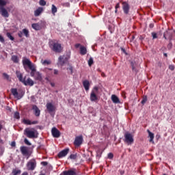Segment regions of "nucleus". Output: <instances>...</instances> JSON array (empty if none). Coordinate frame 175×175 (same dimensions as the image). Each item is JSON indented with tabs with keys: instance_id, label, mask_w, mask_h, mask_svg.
<instances>
[{
	"instance_id": "obj_24",
	"label": "nucleus",
	"mask_w": 175,
	"mask_h": 175,
	"mask_svg": "<svg viewBox=\"0 0 175 175\" xmlns=\"http://www.w3.org/2000/svg\"><path fill=\"white\" fill-rule=\"evenodd\" d=\"M111 100L113 103H116V104L120 103V98H118V97L115 94L111 96Z\"/></svg>"
},
{
	"instance_id": "obj_62",
	"label": "nucleus",
	"mask_w": 175,
	"mask_h": 175,
	"mask_svg": "<svg viewBox=\"0 0 175 175\" xmlns=\"http://www.w3.org/2000/svg\"><path fill=\"white\" fill-rule=\"evenodd\" d=\"M2 129V127L0 126V131Z\"/></svg>"
},
{
	"instance_id": "obj_36",
	"label": "nucleus",
	"mask_w": 175,
	"mask_h": 175,
	"mask_svg": "<svg viewBox=\"0 0 175 175\" xmlns=\"http://www.w3.org/2000/svg\"><path fill=\"white\" fill-rule=\"evenodd\" d=\"M24 143L27 145V146H31V142H29V141L28 140V139L25 138L24 139Z\"/></svg>"
},
{
	"instance_id": "obj_18",
	"label": "nucleus",
	"mask_w": 175,
	"mask_h": 175,
	"mask_svg": "<svg viewBox=\"0 0 175 175\" xmlns=\"http://www.w3.org/2000/svg\"><path fill=\"white\" fill-rule=\"evenodd\" d=\"M23 124L25 125H36V124H39V122L38 120H34L33 122H31L29 120L24 119L23 120Z\"/></svg>"
},
{
	"instance_id": "obj_3",
	"label": "nucleus",
	"mask_w": 175,
	"mask_h": 175,
	"mask_svg": "<svg viewBox=\"0 0 175 175\" xmlns=\"http://www.w3.org/2000/svg\"><path fill=\"white\" fill-rule=\"evenodd\" d=\"M16 75L19 81H21V83H23L24 85H29L30 87H32V85H33V81L31 78H28L27 80H25V77L23 78V74L20 71H16Z\"/></svg>"
},
{
	"instance_id": "obj_4",
	"label": "nucleus",
	"mask_w": 175,
	"mask_h": 175,
	"mask_svg": "<svg viewBox=\"0 0 175 175\" xmlns=\"http://www.w3.org/2000/svg\"><path fill=\"white\" fill-rule=\"evenodd\" d=\"M6 5H8V2L6 1L0 0V14L2 17L8 18V17H9V12H8V10L5 8Z\"/></svg>"
},
{
	"instance_id": "obj_54",
	"label": "nucleus",
	"mask_w": 175,
	"mask_h": 175,
	"mask_svg": "<svg viewBox=\"0 0 175 175\" xmlns=\"http://www.w3.org/2000/svg\"><path fill=\"white\" fill-rule=\"evenodd\" d=\"M51 87H55V83L51 82Z\"/></svg>"
},
{
	"instance_id": "obj_28",
	"label": "nucleus",
	"mask_w": 175,
	"mask_h": 175,
	"mask_svg": "<svg viewBox=\"0 0 175 175\" xmlns=\"http://www.w3.org/2000/svg\"><path fill=\"white\" fill-rule=\"evenodd\" d=\"M23 33H24V35H25V36H26V38H29V31H28V29H23Z\"/></svg>"
},
{
	"instance_id": "obj_9",
	"label": "nucleus",
	"mask_w": 175,
	"mask_h": 175,
	"mask_svg": "<svg viewBox=\"0 0 175 175\" xmlns=\"http://www.w3.org/2000/svg\"><path fill=\"white\" fill-rule=\"evenodd\" d=\"M94 91H92L91 94H90V100L92 102H95L96 100H98V96H96V94H95L96 92H98V90H99L98 88V87H94Z\"/></svg>"
},
{
	"instance_id": "obj_2",
	"label": "nucleus",
	"mask_w": 175,
	"mask_h": 175,
	"mask_svg": "<svg viewBox=\"0 0 175 175\" xmlns=\"http://www.w3.org/2000/svg\"><path fill=\"white\" fill-rule=\"evenodd\" d=\"M49 46L54 53H61L62 51V46L57 40H51L49 42Z\"/></svg>"
},
{
	"instance_id": "obj_13",
	"label": "nucleus",
	"mask_w": 175,
	"mask_h": 175,
	"mask_svg": "<svg viewBox=\"0 0 175 175\" xmlns=\"http://www.w3.org/2000/svg\"><path fill=\"white\" fill-rule=\"evenodd\" d=\"M62 175H77V173L76 172V169H70L68 170L64 171L62 173Z\"/></svg>"
},
{
	"instance_id": "obj_17",
	"label": "nucleus",
	"mask_w": 175,
	"mask_h": 175,
	"mask_svg": "<svg viewBox=\"0 0 175 175\" xmlns=\"http://www.w3.org/2000/svg\"><path fill=\"white\" fill-rule=\"evenodd\" d=\"M52 135L53 136V137H59V136H61V132H59V130L57 129V128L55 127H53L52 129Z\"/></svg>"
},
{
	"instance_id": "obj_10",
	"label": "nucleus",
	"mask_w": 175,
	"mask_h": 175,
	"mask_svg": "<svg viewBox=\"0 0 175 175\" xmlns=\"http://www.w3.org/2000/svg\"><path fill=\"white\" fill-rule=\"evenodd\" d=\"M74 144L77 147H80V146H81V144H83V135L77 136L74 141Z\"/></svg>"
},
{
	"instance_id": "obj_19",
	"label": "nucleus",
	"mask_w": 175,
	"mask_h": 175,
	"mask_svg": "<svg viewBox=\"0 0 175 175\" xmlns=\"http://www.w3.org/2000/svg\"><path fill=\"white\" fill-rule=\"evenodd\" d=\"M32 109L34 111V114L36 117H39L40 116V109H39L38 106L33 105L32 106Z\"/></svg>"
},
{
	"instance_id": "obj_37",
	"label": "nucleus",
	"mask_w": 175,
	"mask_h": 175,
	"mask_svg": "<svg viewBox=\"0 0 175 175\" xmlns=\"http://www.w3.org/2000/svg\"><path fill=\"white\" fill-rule=\"evenodd\" d=\"M70 159H76L77 158V154H72L69 157Z\"/></svg>"
},
{
	"instance_id": "obj_8",
	"label": "nucleus",
	"mask_w": 175,
	"mask_h": 175,
	"mask_svg": "<svg viewBox=\"0 0 175 175\" xmlns=\"http://www.w3.org/2000/svg\"><path fill=\"white\" fill-rule=\"evenodd\" d=\"M20 150L22 155H23L24 157H27V159L28 158H29V157H31V152L28 150V147L24 146H21Z\"/></svg>"
},
{
	"instance_id": "obj_59",
	"label": "nucleus",
	"mask_w": 175,
	"mask_h": 175,
	"mask_svg": "<svg viewBox=\"0 0 175 175\" xmlns=\"http://www.w3.org/2000/svg\"><path fill=\"white\" fill-rule=\"evenodd\" d=\"M132 69L133 70H135V66H133V65H132Z\"/></svg>"
},
{
	"instance_id": "obj_14",
	"label": "nucleus",
	"mask_w": 175,
	"mask_h": 175,
	"mask_svg": "<svg viewBox=\"0 0 175 175\" xmlns=\"http://www.w3.org/2000/svg\"><path fill=\"white\" fill-rule=\"evenodd\" d=\"M44 25L42 23H33L31 25V27L33 29H35V31H40L42 28H43Z\"/></svg>"
},
{
	"instance_id": "obj_32",
	"label": "nucleus",
	"mask_w": 175,
	"mask_h": 175,
	"mask_svg": "<svg viewBox=\"0 0 175 175\" xmlns=\"http://www.w3.org/2000/svg\"><path fill=\"white\" fill-rule=\"evenodd\" d=\"M14 118L16 120H20V113L18 111H16L14 114Z\"/></svg>"
},
{
	"instance_id": "obj_27",
	"label": "nucleus",
	"mask_w": 175,
	"mask_h": 175,
	"mask_svg": "<svg viewBox=\"0 0 175 175\" xmlns=\"http://www.w3.org/2000/svg\"><path fill=\"white\" fill-rule=\"evenodd\" d=\"M11 59L14 64H18V57L17 55H12Z\"/></svg>"
},
{
	"instance_id": "obj_55",
	"label": "nucleus",
	"mask_w": 175,
	"mask_h": 175,
	"mask_svg": "<svg viewBox=\"0 0 175 175\" xmlns=\"http://www.w3.org/2000/svg\"><path fill=\"white\" fill-rule=\"evenodd\" d=\"M122 51L124 53V54H126V51H125V49H124L123 48H122Z\"/></svg>"
},
{
	"instance_id": "obj_11",
	"label": "nucleus",
	"mask_w": 175,
	"mask_h": 175,
	"mask_svg": "<svg viewBox=\"0 0 175 175\" xmlns=\"http://www.w3.org/2000/svg\"><path fill=\"white\" fill-rule=\"evenodd\" d=\"M46 107L47 111L49 113V114H51V113H54V111H55L56 108H55V106L53 105V103H47Z\"/></svg>"
},
{
	"instance_id": "obj_46",
	"label": "nucleus",
	"mask_w": 175,
	"mask_h": 175,
	"mask_svg": "<svg viewBox=\"0 0 175 175\" xmlns=\"http://www.w3.org/2000/svg\"><path fill=\"white\" fill-rule=\"evenodd\" d=\"M169 69L170 70H174V65H170Z\"/></svg>"
},
{
	"instance_id": "obj_52",
	"label": "nucleus",
	"mask_w": 175,
	"mask_h": 175,
	"mask_svg": "<svg viewBox=\"0 0 175 175\" xmlns=\"http://www.w3.org/2000/svg\"><path fill=\"white\" fill-rule=\"evenodd\" d=\"M80 46H81L80 44H75L76 49H79V47Z\"/></svg>"
},
{
	"instance_id": "obj_53",
	"label": "nucleus",
	"mask_w": 175,
	"mask_h": 175,
	"mask_svg": "<svg viewBox=\"0 0 175 175\" xmlns=\"http://www.w3.org/2000/svg\"><path fill=\"white\" fill-rule=\"evenodd\" d=\"M54 75H58V70H54Z\"/></svg>"
},
{
	"instance_id": "obj_38",
	"label": "nucleus",
	"mask_w": 175,
	"mask_h": 175,
	"mask_svg": "<svg viewBox=\"0 0 175 175\" xmlns=\"http://www.w3.org/2000/svg\"><path fill=\"white\" fill-rule=\"evenodd\" d=\"M39 3L40 6H46V1L44 0H40Z\"/></svg>"
},
{
	"instance_id": "obj_15",
	"label": "nucleus",
	"mask_w": 175,
	"mask_h": 175,
	"mask_svg": "<svg viewBox=\"0 0 175 175\" xmlns=\"http://www.w3.org/2000/svg\"><path fill=\"white\" fill-rule=\"evenodd\" d=\"M68 154H69V148H66V149L60 151L58 153L57 157H58V158H64V157H66V155H68Z\"/></svg>"
},
{
	"instance_id": "obj_16",
	"label": "nucleus",
	"mask_w": 175,
	"mask_h": 175,
	"mask_svg": "<svg viewBox=\"0 0 175 175\" xmlns=\"http://www.w3.org/2000/svg\"><path fill=\"white\" fill-rule=\"evenodd\" d=\"M122 9L124 14H128L129 13V4L126 2H123L122 3Z\"/></svg>"
},
{
	"instance_id": "obj_29",
	"label": "nucleus",
	"mask_w": 175,
	"mask_h": 175,
	"mask_svg": "<svg viewBox=\"0 0 175 175\" xmlns=\"http://www.w3.org/2000/svg\"><path fill=\"white\" fill-rule=\"evenodd\" d=\"M12 174L13 175H19V174H21V170L14 169V170H12Z\"/></svg>"
},
{
	"instance_id": "obj_6",
	"label": "nucleus",
	"mask_w": 175,
	"mask_h": 175,
	"mask_svg": "<svg viewBox=\"0 0 175 175\" xmlns=\"http://www.w3.org/2000/svg\"><path fill=\"white\" fill-rule=\"evenodd\" d=\"M124 142L128 144V146L133 144V142H135V139H133V135L131 133H125Z\"/></svg>"
},
{
	"instance_id": "obj_12",
	"label": "nucleus",
	"mask_w": 175,
	"mask_h": 175,
	"mask_svg": "<svg viewBox=\"0 0 175 175\" xmlns=\"http://www.w3.org/2000/svg\"><path fill=\"white\" fill-rule=\"evenodd\" d=\"M11 93L12 94L13 96H14V98H17L18 100L23 98V95L18 94L17 88H12Z\"/></svg>"
},
{
	"instance_id": "obj_7",
	"label": "nucleus",
	"mask_w": 175,
	"mask_h": 175,
	"mask_svg": "<svg viewBox=\"0 0 175 175\" xmlns=\"http://www.w3.org/2000/svg\"><path fill=\"white\" fill-rule=\"evenodd\" d=\"M27 167L28 170H35V168L36 167V160L35 159H31L27 162Z\"/></svg>"
},
{
	"instance_id": "obj_48",
	"label": "nucleus",
	"mask_w": 175,
	"mask_h": 175,
	"mask_svg": "<svg viewBox=\"0 0 175 175\" xmlns=\"http://www.w3.org/2000/svg\"><path fill=\"white\" fill-rule=\"evenodd\" d=\"M18 36L19 38H23V32L22 31H20L18 33Z\"/></svg>"
},
{
	"instance_id": "obj_47",
	"label": "nucleus",
	"mask_w": 175,
	"mask_h": 175,
	"mask_svg": "<svg viewBox=\"0 0 175 175\" xmlns=\"http://www.w3.org/2000/svg\"><path fill=\"white\" fill-rule=\"evenodd\" d=\"M3 77H4L5 79H7V80H8L9 76L8 75V74L3 73Z\"/></svg>"
},
{
	"instance_id": "obj_26",
	"label": "nucleus",
	"mask_w": 175,
	"mask_h": 175,
	"mask_svg": "<svg viewBox=\"0 0 175 175\" xmlns=\"http://www.w3.org/2000/svg\"><path fill=\"white\" fill-rule=\"evenodd\" d=\"M80 54L81 55H85L87 54V48L83 46H80Z\"/></svg>"
},
{
	"instance_id": "obj_56",
	"label": "nucleus",
	"mask_w": 175,
	"mask_h": 175,
	"mask_svg": "<svg viewBox=\"0 0 175 175\" xmlns=\"http://www.w3.org/2000/svg\"><path fill=\"white\" fill-rule=\"evenodd\" d=\"M21 175H28V172H23Z\"/></svg>"
},
{
	"instance_id": "obj_30",
	"label": "nucleus",
	"mask_w": 175,
	"mask_h": 175,
	"mask_svg": "<svg viewBox=\"0 0 175 175\" xmlns=\"http://www.w3.org/2000/svg\"><path fill=\"white\" fill-rule=\"evenodd\" d=\"M51 12L53 15L55 16V13H57V7L54 4L52 5Z\"/></svg>"
},
{
	"instance_id": "obj_25",
	"label": "nucleus",
	"mask_w": 175,
	"mask_h": 175,
	"mask_svg": "<svg viewBox=\"0 0 175 175\" xmlns=\"http://www.w3.org/2000/svg\"><path fill=\"white\" fill-rule=\"evenodd\" d=\"M147 132L150 137V139H149L150 143H154V133L150 131V130H147Z\"/></svg>"
},
{
	"instance_id": "obj_45",
	"label": "nucleus",
	"mask_w": 175,
	"mask_h": 175,
	"mask_svg": "<svg viewBox=\"0 0 175 175\" xmlns=\"http://www.w3.org/2000/svg\"><path fill=\"white\" fill-rule=\"evenodd\" d=\"M41 165H42V166H47V165H49V163L47 161H42L41 162Z\"/></svg>"
},
{
	"instance_id": "obj_21",
	"label": "nucleus",
	"mask_w": 175,
	"mask_h": 175,
	"mask_svg": "<svg viewBox=\"0 0 175 175\" xmlns=\"http://www.w3.org/2000/svg\"><path fill=\"white\" fill-rule=\"evenodd\" d=\"M163 38L164 39H165V40H167V39H169V40H172V33H170V32L169 31H165L163 33Z\"/></svg>"
},
{
	"instance_id": "obj_39",
	"label": "nucleus",
	"mask_w": 175,
	"mask_h": 175,
	"mask_svg": "<svg viewBox=\"0 0 175 175\" xmlns=\"http://www.w3.org/2000/svg\"><path fill=\"white\" fill-rule=\"evenodd\" d=\"M168 50H172V47H173V44H172V42L170 41L169 44L167 46Z\"/></svg>"
},
{
	"instance_id": "obj_50",
	"label": "nucleus",
	"mask_w": 175,
	"mask_h": 175,
	"mask_svg": "<svg viewBox=\"0 0 175 175\" xmlns=\"http://www.w3.org/2000/svg\"><path fill=\"white\" fill-rule=\"evenodd\" d=\"M120 8V3H118L116 5V7H115V9H118Z\"/></svg>"
},
{
	"instance_id": "obj_49",
	"label": "nucleus",
	"mask_w": 175,
	"mask_h": 175,
	"mask_svg": "<svg viewBox=\"0 0 175 175\" xmlns=\"http://www.w3.org/2000/svg\"><path fill=\"white\" fill-rule=\"evenodd\" d=\"M11 146H12V147H16V142H12L11 143Z\"/></svg>"
},
{
	"instance_id": "obj_43",
	"label": "nucleus",
	"mask_w": 175,
	"mask_h": 175,
	"mask_svg": "<svg viewBox=\"0 0 175 175\" xmlns=\"http://www.w3.org/2000/svg\"><path fill=\"white\" fill-rule=\"evenodd\" d=\"M0 42L1 43H5V38H3V37L1 34H0Z\"/></svg>"
},
{
	"instance_id": "obj_57",
	"label": "nucleus",
	"mask_w": 175,
	"mask_h": 175,
	"mask_svg": "<svg viewBox=\"0 0 175 175\" xmlns=\"http://www.w3.org/2000/svg\"><path fill=\"white\" fill-rule=\"evenodd\" d=\"M163 55H164L165 57H167V53H163Z\"/></svg>"
},
{
	"instance_id": "obj_51",
	"label": "nucleus",
	"mask_w": 175,
	"mask_h": 175,
	"mask_svg": "<svg viewBox=\"0 0 175 175\" xmlns=\"http://www.w3.org/2000/svg\"><path fill=\"white\" fill-rule=\"evenodd\" d=\"M149 28H154V25H153V23H150V24L149 25Z\"/></svg>"
},
{
	"instance_id": "obj_22",
	"label": "nucleus",
	"mask_w": 175,
	"mask_h": 175,
	"mask_svg": "<svg viewBox=\"0 0 175 175\" xmlns=\"http://www.w3.org/2000/svg\"><path fill=\"white\" fill-rule=\"evenodd\" d=\"M83 85L85 91H88L90 90V81L88 80L83 81Z\"/></svg>"
},
{
	"instance_id": "obj_40",
	"label": "nucleus",
	"mask_w": 175,
	"mask_h": 175,
	"mask_svg": "<svg viewBox=\"0 0 175 175\" xmlns=\"http://www.w3.org/2000/svg\"><path fill=\"white\" fill-rule=\"evenodd\" d=\"M107 157H108V159H113V158H114V154H113V153L111 152H109Z\"/></svg>"
},
{
	"instance_id": "obj_58",
	"label": "nucleus",
	"mask_w": 175,
	"mask_h": 175,
	"mask_svg": "<svg viewBox=\"0 0 175 175\" xmlns=\"http://www.w3.org/2000/svg\"><path fill=\"white\" fill-rule=\"evenodd\" d=\"M101 76H102L103 77H105V74H104L103 72H102V73H101Z\"/></svg>"
},
{
	"instance_id": "obj_5",
	"label": "nucleus",
	"mask_w": 175,
	"mask_h": 175,
	"mask_svg": "<svg viewBox=\"0 0 175 175\" xmlns=\"http://www.w3.org/2000/svg\"><path fill=\"white\" fill-rule=\"evenodd\" d=\"M24 134L29 137V139H36L38 138V131L35 129L31 130L28 128L24 131Z\"/></svg>"
},
{
	"instance_id": "obj_1",
	"label": "nucleus",
	"mask_w": 175,
	"mask_h": 175,
	"mask_svg": "<svg viewBox=\"0 0 175 175\" xmlns=\"http://www.w3.org/2000/svg\"><path fill=\"white\" fill-rule=\"evenodd\" d=\"M22 64L26 72H29L28 68L30 69V76L31 77H33L36 80H38V81H42V74L39 71H36V66H35V64L29 59L25 57H23Z\"/></svg>"
},
{
	"instance_id": "obj_33",
	"label": "nucleus",
	"mask_w": 175,
	"mask_h": 175,
	"mask_svg": "<svg viewBox=\"0 0 175 175\" xmlns=\"http://www.w3.org/2000/svg\"><path fill=\"white\" fill-rule=\"evenodd\" d=\"M6 35H7V38L8 39H10V40H14V37H13L12 35L10 32H8L6 33Z\"/></svg>"
},
{
	"instance_id": "obj_44",
	"label": "nucleus",
	"mask_w": 175,
	"mask_h": 175,
	"mask_svg": "<svg viewBox=\"0 0 175 175\" xmlns=\"http://www.w3.org/2000/svg\"><path fill=\"white\" fill-rule=\"evenodd\" d=\"M31 102H33V103L36 102V98H35V96H31Z\"/></svg>"
},
{
	"instance_id": "obj_23",
	"label": "nucleus",
	"mask_w": 175,
	"mask_h": 175,
	"mask_svg": "<svg viewBox=\"0 0 175 175\" xmlns=\"http://www.w3.org/2000/svg\"><path fill=\"white\" fill-rule=\"evenodd\" d=\"M58 64L60 66H64V65H65V57H64V56H60L59 57Z\"/></svg>"
},
{
	"instance_id": "obj_31",
	"label": "nucleus",
	"mask_w": 175,
	"mask_h": 175,
	"mask_svg": "<svg viewBox=\"0 0 175 175\" xmlns=\"http://www.w3.org/2000/svg\"><path fill=\"white\" fill-rule=\"evenodd\" d=\"M41 64H42L43 65H50L51 64V61L42 59Z\"/></svg>"
},
{
	"instance_id": "obj_20",
	"label": "nucleus",
	"mask_w": 175,
	"mask_h": 175,
	"mask_svg": "<svg viewBox=\"0 0 175 175\" xmlns=\"http://www.w3.org/2000/svg\"><path fill=\"white\" fill-rule=\"evenodd\" d=\"M42 13H43V8L40 7L34 11V16L35 17H38Z\"/></svg>"
},
{
	"instance_id": "obj_41",
	"label": "nucleus",
	"mask_w": 175,
	"mask_h": 175,
	"mask_svg": "<svg viewBox=\"0 0 175 175\" xmlns=\"http://www.w3.org/2000/svg\"><path fill=\"white\" fill-rule=\"evenodd\" d=\"M152 39H157L158 38V36H157V33L152 32Z\"/></svg>"
},
{
	"instance_id": "obj_42",
	"label": "nucleus",
	"mask_w": 175,
	"mask_h": 175,
	"mask_svg": "<svg viewBox=\"0 0 175 175\" xmlns=\"http://www.w3.org/2000/svg\"><path fill=\"white\" fill-rule=\"evenodd\" d=\"M67 70H70V74L73 75V67L72 66H70L69 68H68Z\"/></svg>"
},
{
	"instance_id": "obj_60",
	"label": "nucleus",
	"mask_w": 175,
	"mask_h": 175,
	"mask_svg": "<svg viewBox=\"0 0 175 175\" xmlns=\"http://www.w3.org/2000/svg\"><path fill=\"white\" fill-rule=\"evenodd\" d=\"M117 12H118V10H117V9H116V10H115V13H117Z\"/></svg>"
},
{
	"instance_id": "obj_34",
	"label": "nucleus",
	"mask_w": 175,
	"mask_h": 175,
	"mask_svg": "<svg viewBox=\"0 0 175 175\" xmlns=\"http://www.w3.org/2000/svg\"><path fill=\"white\" fill-rule=\"evenodd\" d=\"M94 64V59L92 57H90L88 60V65L89 66H92Z\"/></svg>"
},
{
	"instance_id": "obj_35",
	"label": "nucleus",
	"mask_w": 175,
	"mask_h": 175,
	"mask_svg": "<svg viewBox=\"0 0 175 175\" xmlns=\"http://www.w3.org/2000/svg\"><path fill=\"white\" fill-rule=\"evenodd\" d=\"M147 102V96H144L141 102L142 105H144Z\"/></svg>"
},
{
	"instance_id": "obj_61",
	"label": "nucleus",
	"mask_w": 175,
	"mask_h": 175,
	"mask_svg": "<svg viewBox=\"0 0 175 175\" xmlns=\"http://www.w3.org/2000/svg\"><path fill=\"white\" fill-rule=\"evenodd\" d=\"M133 39H135V36H133Z\"/></svg>"
}]
</instances>
